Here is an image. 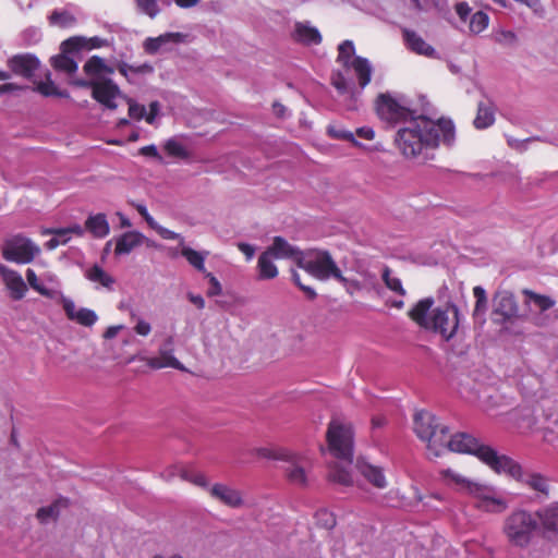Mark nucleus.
<instances>
[{
	"label": "nucleus",
	"mask_w": 558,
	"mask_h": 558,
	"mask_svg": "<svg viewBox=\"0 0 558 558\" xmlns=\"http://www.w3.org/2000/svg\"><path fill=\"white\" fill-rule=\"evenodd\" d=\"M134 331L138 336L146 337L150 333L151 326L148 322L138 318L136 325L134 326Z\"/></svg>",
	"instance_id": "obj_64"
},
{
	"label": "nucleus",
	"mask_w": 558,
	"mask_h": 558,
	"mask_svg": "<svg viewBox=\"0 0 558 558\" xmlns=\"http://www.w3.org/2000/svg\"><path fill=\"white\" fill-rule=\"evenodd\" d=\"M416 436L427 444V449L438 457L444 452L446 435L449 428L439 423V420L428 411H418L413 418Z\"/></svg>",
	"instance_id": "obj_5"
},
{
	"label": "nucleus",
	"mask_w": 558,
	"mask_h": 558,
	"mask_svg": "<svg viewBox=\"0 0 558 558\" xmlns=\"http://www.w3.org/2000/svg\"><path fill=\"white\" fill-rule=\"evenodd\" d=\"M328 134L333 138L345 140V141L352 142L354 145H357V142L354 138L353 133L350 131L337 129L336 126H329Z\"/></svg>",
	"instance_id": "obj_56"
},
{
	"label": "nucleus",
	"mask_w": 558,
	"mask_h": 558,
	"mask_svg": "<svg viewBox=\"0 0 558 558\" xmlns=\"http://www.w3.org/2000/svg\"><path fill=\"white\" fill-rule=\"evenodd\" d=\"M291 276L292 281L295 283V286L300 288V290H302L305 293L307 299L314 300L317 296L316 291L312 287L302 283L300 274L296 270L292 269Z\"/></svg>",
	"instance_id": "obj_54"
},
{
	"label": "nucleus",
	"mask_w": 558,
	"mask_h": 558,
	"mask_svg": "<svg viewBox=\"0 0 558 558\" xmlns=\"http://www.w3.org/2000/svg\"><path fill=\"white\" fill-rule=\"evenodd\" d=\"M138 9L148 15L155 17L159 13V8L156 0H135Z\"/></svg>",
	"instance_id": "obj_51"
},
{
	"label": "nucleus",
	"mask_w": 558,
	"mask_h": 558,
	"mask_svg": "<svg viewBox=\"0 0 558 558\" xmlns=\"http://www.w3.org/2000/svg\"><path fill=\"white\" fill-rule=\"evenodd\" d=\"M299 268L318 280L340 278V269L328 251L304 252Z\"/></svg>",
	"instance_id": "obj_8"
},
{
	"label": "nucleus",
	"mask_w": 558,
	"mask_h": 558,
	"mask_svg": "<svg viewBox=\"0 0 558 558\" xmlns=\"http://www.w3.org/2000/svg\"><path fill=\"white\" fill-rule=\"evenodd\" d=\"M496 40L500 44L513 45L517 41V36L511 31H502L497 35Z\"/></svg>",
	"instance_id": "obj_62"
},
{
	"label": "nucleus",
	"mask_w": 558,
	"mask_h": 558,
	"mask_svg": "<svg viewBox=\"0 0 558 558\" xmlns=\"http://www.w3.org/2000/svg\"><path fill=\"white\" fill-rule=\"evenodd\" d=\"M209 495L215 500L232 509H239L244 506L242 492L222 483L213 485L209 488Z\"/></svg>",
	"instance_id": "obj_17"
},
{
	"label": "nucleus",
	"mask_w": 558,
	"mask_h": 558,
	"mask_svg": "<svg viewBox=\"0 0 558 558\" xmlns=\"http://www.w3.org/2000/svg\"><path fill=\"white\" fill-rule=\"evenodd\" d=\"M60 302L62 304V307L65 312V315L66 317L70 319V320H74L75 318V315L77 313L76 308H75V304L72 300L65 298L64 295H60Z\"/></svg>",
	"instance_id": "obj_58"
},
{
	"label": "nucleus",
	"mask_w": 558,
	"mask_h": 558,
	"mask_svg": "<svg viewBox=\"0 0 558 558\" xmlns=\"http://www.w3.org/2000/svg\"><path fill=\"white\" fill-rule=\"evenodd\" d=\"M355 48L353 43L351 40H344L338 47L337 61L344 68H350Z\"/></svg>",
	"instance_id": "obj_41"
},
{
	"label": "nucleus",
	"mask_w": 558,
	"mask_h": 558,
	"mask_svg": "<svg viewBox=\"0 0 558 558\" xmlns=\"http://www.w3.org/2000/svg\"><path fill=\"white\" fill-rule=\"evenodd\" d=\"M381 279L385 286L392 292L404 296L407 294L405 289L402 286V282L399 278L391 276V269L388 266H385L381 271Z\"/></svg>",
	"instance_id": "obj_39"
},
{
	"label": "nucleus",
	"mask_w": 558,
	"mask_h": 558,
	"mask_svg": "<svg viewBox=\"0 0 558 558\" xmlns=\"http://www.w3.org/2000/svg\"><path fill=\"white\" fill-rule=\"evenodd\" d=\"M329 478L330 481L344 486H350L353 483L351 473L345 468L338 464L331 468Z\"/></svg>",
	"instance_id": "obj_44"
},
{
	"label": "nucleus",
	"mask_w": 558,
	"mask_h": 558,
	"mask_svg": "<svg viewBox=\"0 0 558 558\" xmlns=\"http://www.w3.org/2000/svg\"><path fill=\"white\" fill-rule=\"evenodd\" d=\"M440 475L442 476L444 480L447 481L448 484H454L460 492H463L465 494H468L469 492V486L473 484L472 481L468 480L461 474L456 473L450 469L441 470Z\"/></svg>",
	"instance_id": "obj_37"
},
{
	"label": "nucleus",
	"mask_w": 558,
	"mask_h": 558,
	"mask_svg": "<svg viewBox=\"0 0 558 558\" xmlns=\"http://www.w3.org/2000/svg\"><path fill=\"white\" fill-rule=\"evenodd\" d=\"M336 280L340 282L345 288V291L351 295L354 294V292L362 290V284L359 280L348 279L341 271L340 278H336Z\"/></svg>",
	"instance_id": "obj_55"
},
{
	"label": "nucleus",
	"mask_w": 558,
	"mask_h": 558,
	"mask_svg": "<svg viewBox=\"0 0 558 558\" xmlns=\"http://www.w3.org/2000/svg\"><path fill=\"white\" fill-rule=\"evenodd\" d=\"M104 44H105V40L99 37H93V38L86 39L85 37L73 36V37H70V38L65 39L64 41H62L61 51L77 52L83 49L90 50V49H95V48H100L104 46Z\"/></svg>",
	"instance_id": "obj_21"
},
{
	"label": "nucleus",
	"mask_w": 558,
	"mask_h": 558,
	"mask_svg": "<svg viewBox=\"0 0 558 558\" xmlns=\"http://www.w3.org/2000/svg\"><path fill=\"white\" fill-rule=\"evenodd\" d=\"M350 68L353 69L357 77L359 86L365 88L371 83L373 73L369 61L366 58L357 56L352 60Z\"/></svg>",
	"instance_id": "obj_27"
},
{
	"label": "nucleus",
	"mask_w": 558,
	"mask_h": 558,
	"mask_svg": "<svg viewBox=\"0 0 558 558\" xmlns=\"http://www.w3.org/2000/svg\"><path fill=\"white\" fill-rule=\"evenodd\" d=\"M495 492V487L486 484H481L473 482L471 486H469L468 494L477 499L476 504H481L484 501L488 496H492Z\"/></svg>",
	"instance_id": "obj_42"
},
{
	"label": "nucleus",
	"mask_w": 558,
	"mask_h": 558,
	"mask_svg": "<svg viewBox=\"0 0 558 558\" xmlns=\"http://www.w3.org/2000/svg\"><path fill=\"white\" fill-rule=\"evenodd\" d=\"M181 255L198 271H205V256L202 253L189 246H183Z\"/></svg>",
	"instance_id": "obj_40"
},
{
	"label": "nucleus",
	"mask_w": 558,
	"mask_h": 558,
	"mask_svg": "<svg viewBox=\"0 0 558 558\" xmlns=\"http://www.w3.org/2000/svg\"><path fill=\"white\" fill-rule=\"evenodd\" d=\"M489 24L488 15L483 11L475 12L469 23V29L472 34H480L487 28Z\"/></svg>",
	"instance_id": "obj_43"
},
{
	"label": "nucleus",
	"mask_w": 558,
	"mask_h": 558,
	"mask_svg": "<svg viewBox=\"0 0 558 558\" xmlns=\"http://www.w3.org/2000/svg\"><path fill=\"white\" fill-rule=\"evenodd\" d=\"M453 141L454 125L451 120L441 118L434 121L422 114L400 126L395 136V145L405 158H415L441 143L449 146Z\"/></svg>",
	"instance_id": "obj_1"
},
{
	"label": "nucleus",
	"mask_w": 558,
	"mask_h": 558,
	"mask_svg": "<svg viewBox=\"0 0 558 558\" xmlns=\"http://www.w3.org/2000/svg\"><path fill=\"white\" fill-rule=\"evenodd\" d=\"M477 509L486 511V512H502L507 509V501L501 498L497 492H495L492 496H488L481 504L475 505Z\"/></svg>",
	"instance_id": "obj_33"
},
{
	"label": "nucleus",
	"mask_w": 558,
	"mask_h": 558,
	"mask_svg": "<svg viewBox=\"0 0 558 558\" xmlns=\"http://www.w3.org/2000/svg\"><path fill=\"white\" fill-rule=\"evenodd\" d=\"M47 233H51V234H54V235H68L70 233H74V234L81 236V235H83L84 230H83V228L80 225H74V226L69 227V228H60V229H54V230H48Z\"/></svg>",
	"instance_id": "obj_59"
},
{
	"label": "nucleus",
	"mask_w": 558,
	"mask_h": 558,
	"mask_svg": "<svg viewBox=\"0 0 558 558\" xmlns=\"http://www.w3.org/2000/svg\"><path fill=\"white\" fill-rule=\"evenodd\" d=\"M454 9H456V12H457L458 16L463 22H465L468 20L469 15H470V13L472 11L470 5L465 1L458 2L456 4Z\"/></svg>",
	"instance_id": "obj_63"
},
{
	"label": "nucleus",
	"mask_w": 558,
	"mask_h": 558,
	"mask_svg": "<svg viewBox=\"0 0 558 558\" xmlns=\"http://www.w3.org/2000/svg\"><path fill=\"white\" fill-rule=\"evenodd\" d=\"M85 277L95 283L100 284L104 288L112 289L116 280L112 276L106 272L100 266L94 265L89 269L86 270Z\"/></svg>",
	"instance_id": "obj_30"
},
{
	"label": "nucleus",
	"mask_w": 558,
	"mask_h": 558,
	"mask_svg": "<svg viewBox=\"0 0 558 558\" xmlns=\"http://www.w3.org/2000/svg\"><path fill=\"white\" fill-rule=\"evenodd\" d=\"M501 461L502 462L496 473L509 475L513 480L526 485L532 490L542 495L543 498L549 497L550 486L547 477L537 472L524 471L517 461L508 456H505Z\"/></svg>",
	"instance_id": "obj_7"
},
{
	"label": "nucleus",
	"mask_w": 558,
	"mask_h": 558,
	"mask_svg": "<svg viewBox=\"0 0 558 558\" xmlns=\"http://www.w3.org/2000/svg\"><path fill=\"white\" fill-rule=\"evenodd\" d=\"M206 277L209 279V283H210V287L207 291V295L208 296L219 295L222 291L219 280L210 272L206 274Z\"/></svg>",
	"instance_id": "obj_60"
},
{
	"label": "nucleus",
	"mask_w": 558,
	"mask_h": 558,
	"mask_svg": "<svg viewBox=\"0 0 558 558\" xmlns=\"http://www.w3.org/2000/svg\"><path fill=\"white\" fill-rule=\"evenodd\" d=\"M276 259L268 251H264L257 262L258 277L262 280L274 279L278 276V268L274 263Z\"/></svg>",
	"instance_id": "obj_28"
},
{
	"label": "nucleus",
	"mask_w": 558,
	"mask_h": 558,
	"mask_svg": "<svg viewBox=\"0 0 558 558\" xmlns=\"http://www.w3.org/2000/svg\"><path fill=\"white\" fill-rule=\"evenodd\" d=\"M69 52L62 51L61 54L51 58V65L53 69L68 74H73L77 71V63L73 58L68 56Z\"/></svg>",
	"instance_id": "obj_34"
},
{
	"label": "nucleus",
	"mask_w": 558,
	"mask_h": 558,
	"mask_svg": "<svg viewBox=\"0 0 558 558\" xmlns=\"http://www.w3.org/2000/svg\"><path fill=\"white\" fill-rule=\"evenodd\" d=\"M293 39L303 45H319L323 40L319 31L307 23L296 22L294 25Z\"/></svg>",
	"instance_id": "obj_22"
},
{
	"label": "nucleus",
	"mask_w": 558,
	"mask_h": 558,
	"mask_svg": "<svg viewBox=\"0 0 558 558\" xmlns=\"http://www.w3.org/2000/svg\"><path fill=\"white\" fill-rule=\"evenodd\" d=\"M473 295L476 299L473 316L476 317L478 314H483L486 311L487 298L485 290L480 286L473 288Z\"/></svg>",
	"instance_id": "obj_48"
},
{
	"label": "nucleus",
	"mask_w": 558,
	"mask_h": 558,
	"mask_svg": "<svg viewBox=\"0 0 558 558\" xmlns=\"http://www.w3.org/2000/svg\"><path fill=\"white\" fill-rule=\"evenodd\" d=\"M98 317L96 313L89 308H80L75 315L74 322L77 324L90 327L97 322Z\"/></svg>",
	"instance_id": "obj_49"
},
{
	"label": "nucleus",
	"mask_w": 558,
	"mask_h": 558,
	"mask_svg": "<svg viewBox=\"0 0 558 558\" xmlns=\"http://www.w3.org/2000/svg\"><path fill=\"white\" fill-rule=\"evenodd\" d=\"M49 21L51 24H57L61 27L73 26L76 22L75 17L65 11H53L49 16Z\"/></svg>",
	"instance_id": "obj_47"
},
{
	"label": "nucleus",
	"mask_w": 558,
	"mask_h": 558,
	"mask_svg": "<svg viewBox=\"0 0 558 558\" xmlns=\"http://www.w3.org/2000/svg\"><path fill=\"white\" fill-rule=\"evenodd\" d=\"M446 450L473 454L495 472L501 464V459L505 458V454H498L490 446L482 444L477 438L466 433H457L452 436L448 433L444 452Z\"/></svg>",
	"instance_id": "obj_3"
},
{
	"label": "nucleus",
	"mask_w": 558,
	"mask_h": 558,
	"mask_svg": "<svg viewBox=\"0 0 558 558\" xmlns=\"http://www.w3.org/2000/svg\"><path fill=\"white\" fill-rule=\"evenodd\" d=\"M182 477L185 481H189L190 483H192V484H194L196 486H199V487H203V488H207L208 487L207 477L202 472H192V471L184 470L182 472Z\"/></svg>",
	"instance_id": "obj_50"
},
{
	"label": "nucleus",
	"mask_w": 558,
	"mask_h": 558,
	"mask_svg": "<svg viewBox=\"0 0 558 558\" xmlns=\"http://www.w3.org/2000/svg\"><path fill=\"white\" fill-rule=\"evenodd\" d=\"M375 106L377 116L388 128L404 126L420 116L416 111L400 105L389 94H379Z\"/></svg>",
	"instance_id": "obj_9"
},
{
	"label": "nucleus",
	"mask_w": 558,
	"mask_h": 558,
	"mask_svg": "<svg viewBox=\"0 0 558 558\" xmlns=\"http://www.w3.org/2000/svg\"><path fill=\"white\" fill-rule=\"evenodd\" d=\"M535 518L545 538L555 539L558 537V502H551L539 508L535 511Z\"/></svg>",
	"instance_id": "obj_15"
},
{
	"label": "nucleus",
	"mask_w": 558,
	"mask_h": 558,
	"mask_svg": "<svg viewBox=\"0 0 558 558\" xmlns=\"http://www.w3.org/2000/svg\"><path fill=\"white\" fill-rule=\"evenodd\" d=\"M408 317L421 329L438 335L448 342L459 329L460 311L452 302L435 306V300L427 296L418 300L409 311Z\"/></svg>",
	"instance_id": "obj_2"
},
{
	"label": "nucleus",
	"mask_w": 558,
	"mask_h": 558,
	"mask_svg": "<svg viewBox=\"0 0 558 558\" xmlns=\"http://www.w3.org/2000/svg\"><path fill=\"white\" fill-rule=\"evenodd\" d=\"M538 521L535 513L523 509L512 511L504 521L502 532L510 545L525 548L532 542Z\"/></svg>",
	"instance_id": "obj_4"
},
{
	"label": "nucleus",
	"mask_w": 558,
	"mask_h": 558,
	"mask_svg": "<svg viewBox=\"0 0 558 558\" xmlns=\"http://www.w3.org/2000/svg\"><path fill=\"white\" fill-rule=\"evenodd\" d=\"M143 239V234L137 231L124 232L116 240L114 254L118 256L130 254L135 247L142 244Z\"/></svg>",
	"instance_id": "obj_24"
},
{
	"label": "nucleus",
	"mask_w": 558,
	"mask_h": 558,
	"mask_svg": "<svg viewBox=\"0 0 558 558\" xmlns=\"http://www.w3.org/2000/svg\"><path fill=\"white\" fill-rule=\"evenodd\" d=\"M495 122V107L490 101H481L477 105V113L474 119V126L477 130H484Z\"/></svg>",
	"instance_id": "obj_26"
},
{
	"label": "nucleus",
	"mask_w": 558,
	"mask_h": 558,
	"mask_svg": "<svg viewBox=\"0 0 558 558\" xmlns=\"http://www.w3.org/2000/svg\"><path fill=\"white\" fill-rule=\"evenodd\" d=\"M402 36L404 44L409 50L416 54H421L428 58L436 57V50L433 46L427 44L417 33L414 31L403 28Z\"/></svg>",
	"instance_id": "obj_20"
},
{
	"label": "nucleus",
	"mask_w": 558,
	"mask_h": 558,
	"mask_svg": "<svg viewBox=\"0 0 558 558\" xmlns=\"http://www.w3.org/2000/svg\"><path fill=\"white\" fill-rule=\"evenodd\" d=\"M276 259H292L299 267V260L302 259L304 252L299 247L291 245L284 238L275 236L271 245L267 248Z\"/></svg>",
	"instance_id": "obj_18"
},
{
	"label": "nucleus",
	"mask_w": 558,
	"mask_h": 558,
	"mask_svg": "<svg viewBox=\"0 0 558 558\" xmlns=\"http://www.w3.org/2000/svg\"><path fill=\"white\" fill-rule=\"evenodd\" d=\"M330 82L339 94H345L349 89L347 78L341 72L332 73Z\"/></svg>",
	"instance_id": "obj_57"
},
{
	"label": "nucleus",
	"mask_w": 558,
	"mask_h": 558,
	"mask_svg": "<svg viewBox=\"0 0 558 558\" xmlns=\"http://www.w3.org/2000/svg\"><path fill=\"white\" fill-rule=\"evenodd\" d=\"M163 148H165L166 153L171 157H175L179 159H187L190 156L186 148L181 143H179L178 141H175L173 138L168 140L166 142Z\"/></svg>",
	"instance_id": "obj_46"
},
{
	"label": "nucleus",
	"mask_w": 558,
	"mask_h": 558,
	"mask_svg": "<svg viewBox=\"0 0 558 558\" xmlns=\"http://www.w3.org/2000/svg\"><path fill=\"white\" fill-rule=\"evenodd\" d=\"M72 85L90 89L93 99L110 110L117 108L116 99L121 96L119 86L109 77L75 78Z\"/></svg>",
	"instance_id": "obj_10"
},
{
	"label": "nucleus",
	"mask_w": 558,
	"mask_h": 558,
	"mask_svg": "<svg viewBox=\"0 0 558 558\" xmlns=\"http://www.w3.org/2000/svg\"><path fill=\"white\" fill-rule=\"evenodd\" d=\"M523 295H525L530 302H533L541 313L546 312L555 306L556 302L548 295L539 294L530 289L522 290Z\"/></svg>",
	"instance_id": "obj_35"
},
{
	"label": "nucleus",
	"mask_w": 558,
	"mask_h": 558,
	"mask_svg": "<svg viewBox=\"0 0 558 558\" xmlns=\"http://www.w3.org/2000/svg\"><path fill=\"white\" fill-rule=\"evenodd\" d=\"M157 233L165 240H181L183 241V239L181 238V235L172 230H169L167 228H163L161 226H158L156 223V228H154Z\"/></svg>",
	"instance_id": "obj_61"
},
{
	"label": "nucleus",
	"mask_w": 558,
	"mask_h": 558,
	"mask_svg": "<svg viewBox=\"0 0 558 558\" xmlns=\"http://www.w3.org/2000/svg\"><path fill=\"white\" fill-rule=\"evenodd\" d=\"M117 70L123 75L129 82H131L130 73L133 74H149L154 72V68L149 63H143L140 65H131L124 61H120L117 64Z\"/></svg>",
	"instance_id": "obj_36"
},
{
	"label": "nucleus",
	"mask_w": 558,
	"mask_h": 558,
	"mask_svg": "<svg viewBox=\"0 0 558 558\" xmlns=\"http://www.w3.org/2000/svg\"><path fill=\"white\" fill-rule=\"evenodd\" d=\"M328 452L350 465L353 460L354 433L352 425L338 418L329 422L326 432Z\"/></svg>",
	"instance_id": "obj_6"
},
{
	"label": "nucleus",
	"mask_w": 558,
	"mask_h": 558,
	"mask_svg": "<svg viewBox=\"0 0 558 558\" xmlns=\"http://www.w3.org/2000/svg\"><path fill=\"white\" fill-rule=\"evenodd\" d=\"M174 338L168 336L159 348V355L150 357L147 364L155 369L172 367L183 371L181 362L173 355Z\"/></svg>",
	"instance_id": "obj_16"
},
{
	"label": "nucleus",
	"mask_w": 558,
	"mask_h": 558,
	"mask_svg": "<svg viewBox=\"0 0 558 558\" xmlns=\"http://www.w3.org/2000/svg\"><path fill=\"white\" fill-rule=\"evenodd\" d=\"M9 70L16 76L31 80L40 66L39 59L32 53H17L8 59Z\"/></svg>",
	"instance_id": "obj_14"
},
{
	"label": "nucleus",
	"mask_w": 558,
	"mask_h": 558,
	"mask_svg": "<svg viewBox=\"0 0 558 558\" xmlns=\"http://www.w3.org/2000/svg\"><path fill=\"white\" fill-rule=\"evenodd\" d=\"M85 229L97 239H104L110 232L109 222L105 214L90 215L85 221Z\"/></svg>",
	"instance_id": "obj_25"
},
{
	"label": "nucleus",
	"mask_w": 558,
	"mask_h": 558,
	"mask_svg": "<svg viewBox=\"0 0 558 558\" xmlns=\"http://www.w3.org/2000/svg\"><path fill=\"white\" fill-rule=\"evenodd\" d=\"M182 39V34L180 33H166L158 37H148L144 41V50L149 54H155L161 48L162 45L173 41L179 43Z\"/></svg>",
	"instance_id": "obj_29"
},
{
	"label": "nucleus",
	"mask_w": 558,
	"mask_h": 558,
	"mask_svg": "<svg viewBox=\"0 0 558 558\" xmlns=\"http://www.w3.org/2000/svg\"><path fill=\"white\" fill-rule=\"evenodd\" d=\"M544 438L548 442H558V417L548 421L544 427Z\"/></svg>",
	"instance_id": "obj_53"
},
{
	"label": "nucleus",
	"mask_w": 558,
	"mask_h": 558,
	"mask_svg": "<svg viewBox=\"0 0 558 558\" xmlns=\"http://www.w3.org/2000/svg\"><path fill=\"white\" fill-rule=\"evenodd\" d=\"M0 277L7 289L10 291L11 298L13 300L19 301L24 298L27 291V286L17 271L10 269L3 264H0Z\"/></svg>",
	"instance_id": "obj_19"
},
{
	"label": "nucleus",
	"mask_w": 558,
	"mask_h": 558,
	"mask_svg": "<svg viewBox=\"0 0 558 558\" xmlns=\"http://www.w3.org/2000/svg\"><path fill=\"white\" fill-rule=\"evenodd\" d=\"M35 90L45 97L56 96L61 98H69L70 94L68 90L59 89L50 78V73L47 74L46 81H40L36 84Z\"/></svg>",
	"instance_id": "obj_32"
},
{
	"label": "nucleus",
	"mask_w": 558,
	"mask_h": 558,
	"mask_svg": "<svg viewBox=\"0 0 558 558\" xmlns=\"http://www.w3.org/2000/svg\"><path fill=\"white\" fill-rule=\"evenodd\" d=\"M39 252L40 248L31 239L22 234L5 239L1 245L2 257L15 264H29Z\"/></svg>",
	"instance_id": "obj_11"
},
{
	"label": "nucleus",
	"mask_w": 558,
	"mask_h": 558,
	"mask_svg": "<svg viewBox=\"0 0 558 558\" xmlns=\"http://www.w3.org/2000/svg\"><path fill=\"white\" fill-rule=\"evenodd\" d=\"M495 316H499L495 322L500 325H506L514 318H520L519 304L513 293L509 291H501L495 295L494 311Z\"/></svg>",
	"instance_id": "obj_13"
},
{
	"label": "nucleus",
	"mask_w": 558,
	"mask_h": 558,
	"mask_svg": "<svg viewBox=\"0 0 558 558\" xmlns=\"http://www.w3.org/2000/svg\"><path fill=\"white\" fill-rule=\"evenodd\" d=\"M129 105V116L134 120H142L146 117V108L144 105H140L131 98H126Z\"/></svg>",
	"instance_id": "obj_52"
},
{
	"label": "nucleus",
	"mask_w": 558,
	"mask_h": 558,
	"mask_svg": "<svg viewBox=\"0 0 558 558\" xmlns=\"http://www.w3.org/2000/svg\"><path fill=\"white\" fill-rule=\"evenodd\" d=\"M26 279L31 288L37 291L39 294L49 299H53L56 296V291L47 289L46 287L39 283L37 275L33 269L28 268L26 270Z\"/></svg>",
	"instance_id": "obj_45"
},
{
	"label": "nucleus",
	"mask_w": 558,
	"mask_h": 558,
	"mask_svg": "<svg viewBox=\"0 0 558 558\" xmlns=\"http://www.w3.org/2000/svg\"><path fill=\"white\" fill-rule=\"evenodd\" d=\"M102 69H105V60L99 56L90 57L83 66L84 73L89 77L88 80L104 77Z\"/></svg>",
	"instance_id": "obj_38"
},
{
	"label": "nucleus",
	"mask_w": 558,
	"mask_h": 558,
	"mask_svg": "<svg viewBox=\"0 0 558 558\" xmlns=\"http://www.w3.org/2000/svg\"><path fill=\"white\" fill-rule=\"evenodd\" d=\"M260 453L264 457L288 462V466L286 468V476L288 481L293 485H306L305 468L308 462L305 456L292 452L283 448L276 450L262 449Z\"/></svg>",
	"instance_id": "obj_12"
},
{
	"label": "nucleus",
	"mask_w": 558,
	"mask_h": 558,
	"mask_svg": "<svg viewBox=\"0 0 558 558\" xmlns=\"http://www.w3.org/2000/svg\"><path fill=\"white\" fill-rule=\"evenodd\" d=\"M70 505L68 498L61 497L53 504L47 507H41L37 510L36 517L40 522H47L48 519H56L59 515L61 508H66Z\"/></svg>",
	"instance_id": "obj_31"
},
{
	"label": "nucleus",
	"mask_w": 558,
	"mask_h": 558,
	"mask_svg": "<svg viewBox=\"0 0 558 558\" xmlns=\"http://www.w3.org/2000/svg\"><path fill=\"white\" fill-rule=\"evenodd\" d=\"M359 472L376 488H385L387 481L381 468L373 465L366 461L359 460L356 463Z\"/></svg>",
	"instance_id": "obj_23"
}]
</instances>
